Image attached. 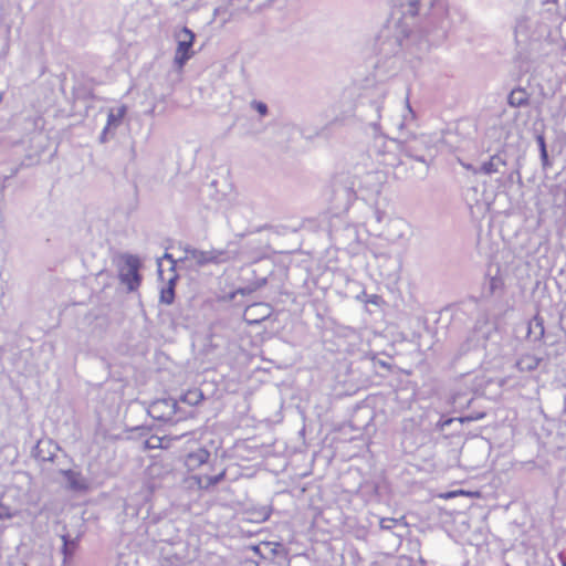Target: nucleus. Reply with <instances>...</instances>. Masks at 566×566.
I'll return each mask as SVG.
<instances>
[{"label": "nucleus", "mask_w": 566, "mask_h": 566, "mask_svg": "<svg viewBox=\"0 0 566 566\" xmlns=\"http://www.w3.org/2000/svg\"><path fill=\"white\" fill-rule=\"evenodd\" d=\"M458 420H459L460 422H462V423H463V422H465V421L470 420V418H463V417H462V418H459Z\"/></svg>", "instance_id": "obj_20"}, {"label": "nucleus", "mask_w": 566, "mask_h": 566, "mask_svg": "<svg viewBox=\"0 0 566 566\" xmlns=\"http://www.w3.org/2000/svg\"><path fill=\"white\" fill-rule=\"evenodd\" d=\"M452 421H453V419H448V420H446V421L442 423V427H444V426H449Z\"/></svg>", "instance_id": "obj_19"}, {"label": "nucleus", "mask_w": 566, "mask_h": 566, "mask_svg": "<svg viewBox=\"0 0 566 566\" xmlns=\"http://www.w3.org/2000/svg\"><path fill=\"white\" fill-rule=\"evenodd\" d=\"M528 103V94L524 88H514L509 95V104L514 107L524 106Z\"/></svg>", "instance_id": "obj_7"}, {"label": "nucleus", "mask_w": 566, "mask_h": 566, "mask_svg": "<svg viewBox=\"0 0 566 566\" xmlns=\"http://www.w3.org/2000/svg\"><path fill=\"white\" fill-rule=\"evenodd\" d=\"M227 469L210 457L190 481L199 490H210L226 479Z\"/></svg>", "instance_id": "obj_1"}, {"label": "nucleus", "mask_w": 566, "mask_h": 566, "mask_svg": "<svg viewBox=\"0 0 566 566\" xmlns=\"http://www.w3.org/2000/svg\"><path fill=\"white\" fill-rule=\"evenodd\" d=\"M419 9V0H410L409 13L416 15Z\"/></svg>", "instance_id": "obj_15"}, {"label": "nucleus", "mask_w": 566, "mask_h": 566, "mask_svg": "<svg viewBox=\"0 0 566 566\" xmlns=\"http://www.w3.org/2000/svg\"><path fill=\"white\" fill-rule=\"evenodd\" d=\"M175 301V279H170L168 285L160 292V302L170 305Z\"/></svg>", "instance_id": "obj_10"}, {"label": "nucleus", "mask_w": 566, "mask_h": 566, "mask_svg": "<svg viewBox=\"0 0 566 566\" xmlns=\"http://www.w3.org/2000/svg\"><path fill=\"white\" fill-rule=\"evenodd\" d=\"M458 496L479 499V497H481V493L479 491H467V490L460 489V490L449 491V492L439 494V497L443 499V500H450V499L458 497Z\"/></svg>", "instance_id": "obj_9"}, {"label": "nucleus", "mask_w": 566, "mask_h": 566, "mask_svg": "<svg viewBox=\"0 0 566 566\" xmlns=\"http://www.w3.org/2000/svg\"><path fill=\"white\" fill-rule=\"evenodd\" d=\"M467 168H468V169H472L474 174H476V172H478V170H476V169H473L471 166H467Z\"/></svg>", "instance_id": "obj_21"}, {"label": "nucleus", "mask_w": 566, "mask_h": 566, "mask_svg": "<svg viewBox=\"0 0 566 566\" xmlns=\"http://www.w3.org/2000/svg\"><path fill=\"white\" fill-rule=\"evenodd\" d=\"M149 413L159 421H174L177 413V401L172 398L158 399L150 405Z\"/></svg>", "instance_id": "obj_3"}, {"label": "nucleus", "mask_w": 566, "mask_h": 566, "mask_svg": "<svg viewBox=\"0 0 566 566\" xmlns=\"http://www.w3.org/2000/svg\"><path fill=\"white\" fill-rule=\"evenodd\" d=\"M499 165H505V161L494 155L481 166L480 170L485 175H492L499 171Z\"/></svg>", "instance_id": "obj_8"}, {"label": "nucleus", "mask_w": 566, "mask_h": 566, "mask_svg": "<svg viewBox=\"0 0 566 566\" xmlns=\"http://www.w3.org/2000/svg\"><path fill=\"white\" fill-rule=\"evenodd\" d=\"M538 364H539V359L532 358V364H528L527 368H530V369L536 368L538 366Z\"/></svg>", "instance_id": "obj_18"}, {"label": "nucleus", "mask_w": 566, "mask_h": 566, "mask_svg": "<svg viewBox=\"0 0 566 566\" xmlns=\"http://www.w3.org/2000/svg\"><path fill=\"white\" fill-rule=\"evenodd\" d=\"M541 159L544 167L548 165V154L546 149H542Z\"/></svg>", "instance_id": "obj_16"}, {"label": "nucleus", "mask_w": 566, "mask_h": 566, "mask_svg": "<svg viewBox=\"0 0 566 566\" xmlns=\"http://www.w3.org/2000/svg\"><path fill=\"white\" fill-rule=\"evenodd\" d=\"M170 440L171 439H167L166 437L151 436L146 440L145 447L147 449H156V448L166 449L169 447Z\"/></svg>", "instance_id": "obj_11"}, {"label": "nucleus", "mask_w": 566, "mask_h": 566, "mask_svg": "<svg viewBox=\"0 0 566 566\" xmlns=\"http://www.w3.org/2000/svg\"><path fill=\"white\" fill-rule=\"evenodd\" d=\"M211 457V453L206 448H198L186 454L184 458V467L187 473V480L191 481L195 475L206 461Z\"/></svg>", "instance_id": "obj_4"}, {"label": "nucleus", "mask_w": 566, "mask_h": 566, "mask_svg": "<svg viewBox=\"0 0 566 566\" xmlns=\"http://www.w3.org/2000/svg\"><path fill=\"white\" fill-rule=\"evenodd\" d=\"M125 281H127L130 290H135L139 285V275L136 270H132L129 274L126 275Z\"/></svg>", "instance_id": "obj_13"}, {"label": "nucleus", "mask_w": 566, "mask_h": 566, "mask_svg": "<svg viewBox=\"0 0 566 566\" xmlns=\"http://www.w3.org/2000/svg\"><path fill=\"white\" fill-rule=\"evenodd\" d=\"M126 107L122 106L117 109V113H114L113 111L109 112L107 116V127L118 125L123 117L125 116Z\"/></svg>", "instance_id": "obj_12"}, {"label": "nucleus", "mask_w": 566, "mask_h": 566, "mask_svg": "<svg viewBox=\"0 0 566 566\" xmlns=\"http://www.w3.org/2000/svg\"><path fill=\"white\" fill-rule=\"evenodd\" d=\"M252 106L256 109V112L261 115V116H265L268 114V107L266 105L263 103V102H253L252 103Z\"/></svg>", "instance_id": "obj_14"}, {"label": "nucleus", "mask_w": 566, "mask_h": 566, "mask_svg": "<svg viewBox=\"0 0 566 566\" xmlns=\"http://www.w3.org/2000/svg\"><path fill=\"white\" fill-rule=\"evenodd\" d=\"M175 38L177 39V48L175 51L174 62L179 69H182L193 56L192 46L196 35L189 28L184 27L175 34Z\"/></svg>", "instance_id": "obj_2"}, {"label": "nucleus", "mask_w": 566, "mask_h": 566, "mask_svg": "<svg viewBox=\"0 0 566 566\" xmlns=\"http://www.w3.org/2000/svg\"><path fill=\"white\" fill-rule=\"evenodd\" d=\"M69 485L75 491H86L88 489L87 482L81 476L80 473L67 471L65 473Z\"/></svg>", "instance_id": "obj_6"}, {"label": "nucleus", "mask_w": 566, "mask_h": 566, "mask_svg": "<svg viewBox=\"0 0 566 566\" xmlns=\"http://www.w3.org/2000/svg\"><path fill=\"white\" fill-rule=\"evenodd\" d=\"M537 143H538L541 151H542V149H546L545 139L542 135L537 137Z\"/></svg>", "instance_id": "obj_17"}, {"label": "nucleus", "mask_w": 566, "mask_h": 566, "mask_svg": "<svg viewBox=\"0 0 566 566\" xmlns=\"http://www.w3.org/2000/svg\"><path fill=\"white\" fill-rule=\"evenodd\" d=\"M271 315V308L268 304L255 303L247 307L244 312V321L249 325H255L265 321Z\"/></svg>", "instance_id": "obj_5"}]
</instances>
